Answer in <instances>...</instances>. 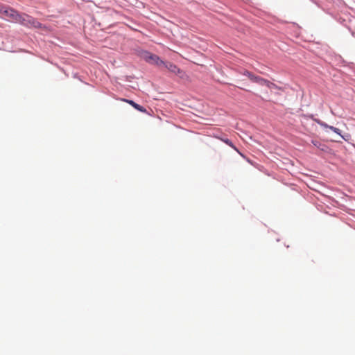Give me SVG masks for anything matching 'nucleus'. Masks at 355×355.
Segmentation results:
<instances>
[{
  "instance_id": "obj_11",
  "label": "nucleus",
  "mask_w": 355,
  "mask_h": 355,
  "mask_svg": "<svg viewBox=\"0 0 355 355\" xmlns=\"http://www.w3.org/2000/svg\"><path fill=\"white\" fill-rule=\"evenodd\" d=\"M12 10H13L12 8H10V7H7L6 9L4 10V13L3 15H4L7 17H9L10 11Z\"/></svg>"
},
{
  "instance_id": "obj_2",
  "label": "nucleus",
  "mask_w": 355,
  "mask_h": 355,
  "mask_svg": "<svg viewBox=\"0 0 355 355\" xmlns=\"http://www.w3.org/2000/svg\"><path fill=\"white\" fill-rule=\"evenodd\" d=\"M144 58L146 62L150 64H155L158 67H161L163 64H165V62L160 59V58L155 55L149 52H146L144 54Z\"/></svg>"
},
{
  "instance_id": "obj_14",
  "label": "nucleus",
  "mask_w": 355,
  "mask_h": 355,
  "mask_svg": "<svg viewBox=\"0 0 355 355\" xmlns=\"http://www.w3.org/2000/svg\"><path fill=\"white\" fill-rule=\"evenodd\" d=\"M311 143H312L315 146H317V147H319V146H320V144L319 143V141H316V140H313V141H311Z\"/></svg>"
},
{
  "instance_id": "obj_3",
  "label": "nucleus",
  "mask_w": 355,
  "mask_h": 355,
  "mask_svg": "<svg viewBox=\"0 0 355 355\" xmlns=\"http://www.w3.org/2000/svg\"><path fill=\"white\" fill-rule=\"evenodd\" d=\"M162 66H164L170 72L182 76L183 71L172 62H165Z\"/></svg>"
},
{
  "instance_id": "obj_10",
  "label": "nucleus",
  "mask_w": 355,
  "mask_h": 355,
  "mask_svg": "<svg viewBox=\"0 0 355 355\" xmlns=\"http://www.w3.org/2000/svg\"><path fill=\"white\" fill-rule=\"evenodd\" d=\"M259 80L260 81H259L258 84H259L261 85H266V86H267V84H268V80L264 79L263 78H261V79Z\"/></svg>"
},
{
  "instance_id": "obj_12",
  "label": "nucleus",
  "mask_w": 355,
  "mask_h": 355,
  "mask_svg": "<svg viewBox=\"0 0 355 355\" xmlns=\"http://www.w3.org/2000/svg\"><path fill=\"white\" fill-rule=\"evenodd\" d=\"M243 74L245 76H247L249 79L251 78V77L252 76L253 73L247 71V70H245L243 72Z\"/></svg>"
},
{
  "instance_id": "obj_13",
  "label": "nucleus",
  "mask_w": 355,
  "mask_h": 355,
  "mask_svg": "<svg viewBox=\"0 0 355 355\" xmlns=\"http://www.w3.org/2000/svg\"><path fill=\"white\" fill-rule=\"evenodd\" d=\"M7 7L8 6H6L1 5L0 4V13L3 14L4 13V10L6 9Z\"/></svg>"
},
{
  "instance_id": "obj_9",
  "label": "nucleus",
  "mask_w": 355,
  "mask_h": 355,
  "mask_svg": "<svg viewBox=\"0 0 355 355\" xmlns=\"http://www.w3.org/2000/svg\"><path fill=\"white\" fill-rule=\"evenodd\" d=\"M261 77L260 76H255L254 74L252 75V76L251 77V78L250 79L251 81L254 82V83H259V80L261 79Z\"/></svg>"
},
{
  "instance_id": "obj_1",
  "label": "nucleus",
  "mask_w": 355,
  "mask_h": 355,
  "mask_svg": "<svg viewBox=\"0 0 355 355\" xmlns=\"http://www.w3.org/2000/svg\"><path fill=\"white\" fill-rule=\"evenodd\" d=\"M17 23H19L23 26H27V27H33V28H40L41 27V24L37 21L33 17L22 13L19 14V16L18 17V20Z\"/></svg>"
},
{
  "instance_id": "obj_4",
  "label": "nucleus",
  "mask_w": 355,
  "mask_h": 355,
  "mask_svg": "<svg viewBox=\"0 0 355 355\" xmlns=\"http://www.w3.org/2000/svg\"><path fill=\"white\" fill-rule=\"evenodd\" d=\"M124 101L129 103L130 105H132L133 107H135L136 110L141 112H146V110L141 105L136 103L132 100H123Z\"/></svg>"
},
{
  "instance_id": "obj_5",
  "label": "nucleus",
  "mask_w": 355,
  "mask_h": 355,
  "mask_svg": "<svg viewBox=\"0 0 355 355\" xmlns=\"http://www.w3.org/2000/svg\"><path fill=\"white\" fill-rule=\"evenodd\" d=\"M320 125L324 128H329L330 130H331L332 131H334V132H336V134L339 135L342 138L344 139L343 136L341 135V133H340V130L337 128H335L334 126H331V125H329L324 123H321Z\"/></svg>"
},
{
  "instance_id": "obj_8",
  "label": "nucleus",
  "mask_w": 355,
  "mask_h": 355,
  "mask_svg": "<svg viewBox=\"0 0 355 355\" xmlns=\"http://www.w3.org/2000/svg\"><path fill=\"white\" fill-rule=\"evenodd\" d=\"M266 87H268V88H270V89H280V87H278L277 85H275V84H274V83H272L270 82L269 80H268V84H267V86H266Z\"/></svg>"
},
{
  "instance_id": "obj_7",
  "label": "nucleus",
  "mask_w": 355,
  "mask_h": 355,
  "mask_svg": "<svg viewBox=\"0 0 355 355\" xmlns=\"http://www.w3.org/2000/svg\"><path fill=\"white\" fill-rule=\"evenodd\" d=\"M222 140L224 143H225L226 144H227L228 146H230V147L234 148L235 150L238 151L237 148L234 146L233 143L229 139H222Z\"/></svg>"
},
{
  "instance_id": "obj_6",
  "label": "nucleus",
  "mask_w": 355,
  "mask_h": 355,
  "mask_svg": "<svg viewBox=\"0 0 355 355\" xmlns=\"http://www.w3.org/2000/svg\"><path fill=\"white\" fill-rule=\"evenodd\" d=\"M19 14L17 11H16L15 10H10V16H9V18H10V19L15 22H17V20H18V17L19 16Z\"/></svg>"
}]
</instances>
